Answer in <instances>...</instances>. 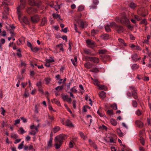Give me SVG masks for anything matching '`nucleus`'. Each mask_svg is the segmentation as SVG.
<instances>
[{
    "label": "nucleus",
    "mask_w": 151,
    "mask_h": 151,
    "mask_svg": "<svg viewBox=\"0 0 151 151\" xmlns=\"http://www.w3.org/2000/svg\"><path fill=\"white\" fill-rule=\"evenodd\" d=\"M40 17L38 15H36L31 17V20L33 23H37L40 20Z\"/></svg>",
    "instance_id": "nucleus-4"
},
{
    "label": "nucleus",
    "mask_w": 151,
    "mask_h": 151,
    "mask_svg": "<svg viewBox=\"0 0 151 151\" xmlns=\"http://www.w3.org/2000/svg\"><path fill=\"white\" fill-rule=\"evenodd\" d=\"M70 91L71 92L76 93L77 92V90L75 88V87H73L70 89Z\"/></svg>",
    "instance_id": "nucleus-63"
},
{
    "label": "nucleus",
    "mask_w": 151,
    "mask_h": 151,
    "mask_svg": "<svg viewBox=\"0 0 151 151\" xmlns=\"http://www.w3.org/2000/svg\"><path fill=\"white\" fill-rule=\"evenodd\" d=\"M24 141H22L20 144L18 146V148L19 149H21L23 148L24 146Z\"/></svg>",
    "instance_id": "nucleus-38"
},
{
    "label": "nucleus",
    "mask_w": 151,
    "mask_h": 151,
    "mask_svg": "<svg viewBox=\"0 0 151 151\" xmlns=\"http://www.w3.org/2000/svg\"><path fill=\"white\" fill-rule=\"evenodd\" d=\"M20 49H19L17 50V55L19 58L22 57V55Z\"/></svg>",
    "instance_id": "nucleus-41"
},
{
    "label": "nucleus",
    "mask_w": 151,
    "mask_h": 151,
    "mask_svg": "<svg viewBox=\"0 0 151 151\" xmlns=\"http://www.w3.org/2000/svg\"><path fill=\"white\" fill-rule=\"evenodd\" d=\"M118 40L120 46H126L127 44L125 42L124 40L122 38H119L118 39Z\"/></svg>",
    "instance_id": "nucleus-9"
},
{
    "label": "nucleus",
    "mask_w": 151,
    "mask_h": 151,
    "mask_svg": "<svg viewBox=\"0 0 151 151\" xmlns=\"http://www.w3.org/2000/svg\"><path fill=\"white\" fill-rule=\"evenodd\" d=\"M52 16L54 19H61L60 17V15L58 14H53Z\"/></svg>",
    "instance_id": "nucleus-29"
},
{
    "label": "nucleus",
    "mask_w": 151,
    "mask_h": 151,
    "mask_svg": "<svg viewBox=\"0 0 151 151\" xmlns=\"http://www.w3.org/2000/svg\"><path fill=\"white\" fill-rule=\"evenodd\" d=\"M111 107L114 110H116L117 109V106L115 104H114L111 106Z\"/></svg>",
    "instance_id": "nucleus-52"
},
{
    "label": "nucleus",
    "mask_w": 151,
    "mask_h": 151,
    "mask_svg": "<svg viewBox=\"0 0 151 151\" xmlns=\"http://www.w3.org/2000/svg\"><path fill=\"white\" fill-rule=\"evenodd\" d=\"M71 60L72 61L73 64L74 65L76 66L77 62V59L76 57L75 56L74 57V59H71Z\"/></svg>",
    "instance_id": "nucleus-20"
},
{
    "label": "nucleus",
    "mask_w": 151,
    "mask_h": 151,
    "mask_svg": "<svg viewBox=\"0 0 151 151\" xmlns=\"http://www.w3.org/2000/svg\"><path fill=\"white\" fill-rule=\"evenodd\" d=\"M64 138V135L63 134H60L55 137V142L57 143L59 142V143H62V140Z\"/></svg>",
    "instance_id": "nucleus-2"
},
{
    "label": "nucleus",
    "mask_w": 151,
    "mask_h": 151,
    "mask_svg": "<svg viewBox=\"0 0 151 151\" xmlns=\"http://www.w3.org/2000/svg\"><path fill=\"white\" fill-rule=\"evenodd\" d=\"M19 130L20 132V133L21 134H23L26 132L22 127H21L19 128Z\"/></svg>",
    "instance_id": "nucleus-51"
},
{
    "label": "nucleus",
    "mask_w": 151,
    "mask_h": 151,
    "mask_svg": "<svg viewBox=\"0 0 151 151\" xmlns=\"http://www.w3.org/2000/svg\"><path fill=\"white\" fill-rule=\"evenodd\" d=\"M46 62H47L49 63L54 62V60L52 58L50 59H47L45 60Z\"/></svg>",
    "instance_id": "nucleus-48"
},
{
    "label": "nucleus",
    "mask_w": 151,
    "mask_h": 151,
    "mask_svg": "<svg viewBox=\"0 0 151 151\" xmlns=\"http://www.w3.org/2000/svg\"><path fill=\"white\" fill-rule=\"evenodd\" d=\"M110 122L114 126H116L117 123V122L116 120L113 119H111Z\"/></svg>",
    "instance_id": "nucleus-26"
},
{
    "label": "nucleus",
    "mask_w": 151,
    "mask_h": 151,
    "mask_svg": "<svg viewBox=\"0 0 151 151\" xmlns=\"http://www.w3.org/2000/svg\"><path fill=\"white\" fill-rule=\"evenodd\" d=\"M89 71L94 73H97L99 71L98 69L97 68H93L90 70Z\"/></svg>",
    "instance_id": "nucleus-37"
},
{
    "label": "nucleus",
    "mask_w": 151,
    "mask_h": 151,
    "mask_svg": "<svg viewBox=\"0 0 151 151\" xmlns=\"http://www.w3.org/2000/svg\"><path fill=\"white\" fill-rule=\"evenodd\" d=\"M57 48L59 49V50L61 51H63V49L62 47V44H60V45H57Z\"/></svg>",
    "instance_id": "nucleus-49"
},
{
    "label": "nucleus",
    "mask_w": 151,
    "mask_h": 151,
    "mask_svg": "<svg viewBox=\"0 0 151 151\" xmlns=\"http://www.w3.org/2000/svg\"><path fill=\"white\" fill-rule=\"evenodd\" d=\"M78 23H79L80 22L81 23L80 27L83 29L84 28V23L85 22H84L83 21L81 20V19H79L78 21Z\"/></svg>",
    "instance_id": "nucleus-24"
},
{
    "label": "nucleus",
    "mask_w": 151,
    "mask_h": 151,
    "mask_svg": "<svg viewBox=\"0 0 151 151\" xmlns=\"http://www.w3.org/2000/svg\"><path fill=\"white\" fill-rule=\"evenodd\" d=\"M132 95L135 99H137L138 98L137 96V90L136 89L132 91Z\"/></svg>",
    "instance_id": "nucleus-10"
},
{
    "label": "nucleus",
    "mask_w": 151,
    "mask_h": 151,
    "mask_svg": "<svg viewBox=\"0 0 151 151\" xmlns=\"http://www.w3.org/2000/svg\"><path fill=\"white\" fill-rule=\"evenodd\" d=\"M76 101L75 100H73V108L75 109L76 108Z\"/></svg>",
    "instance_id": "nucleus-57"
},
{
    "label": "nucleus",
    "mask_w": 151,
    "mask_h": 151,
    "mask_svg": "<svg viewBox=\"0 0 151 151\" xmlns=\"http://www.w3.org/2000/svg\"><path fill=\"white\" fill-rule=\"evenodd\" d=\"M130 7L133 9H134L136 7V5L133 3H132L130 4Z\"/></svg>",
    "instance_id": "nucleus-47"
},
{
    "label": "nucleus",
    "mask_w": 151,
    "mask_h": 151,
    "mask_svg": "<svg viewBox=\"0 0 151 151\" xmlns=\"http://www.w3.org/2000/svg\"><path fill=\"white\" fill-rule=\"evenodd\" d=\"M99 81L96 79H94L93 81V83L96 85L97 86H99Z\"/></svg>",
    "instance_id": "nucleus-39"
},
{
    "label": "nucleus",
    "mask_w": 151,
    "mask_h": 151,
    "mask_svg": "<svg viewBox=\"0 0 151 151\" xmlns=\"http://www.w3.org/2000/svg\"><path fill=\"white\" fill-rule=\"evenodd\" d=\"M99 129L100 130H107V127L104 125H102V126H100L99 127Z\"/></svg>",
    "instance_id": "nucleus-32"
},
{
    "label": "nucleus",
    "mask_w": 151,
    "mask_h": 151,
    "mask_svg": "<svg viewBox=\"0 0 151 151\" xmlns=\"http://www.w3.org/2000/svg\"><path fill=\"white\" fill-rule=\"evenodd\" d=\"M109 26L110 27L114 28H116L117 26L116 24L114 22L110 23Z\"/></svg>",
    "instance_id": "nucleus-28"
},
{
    "label": "nucleus",
    "mask_w": 151,
    "mask_h": 151,
    "mask_svg": "<svg viewBox=\"0 0 151 151\" xmlns=\"http://www.w3.org/2000/svg\"><path fill=\"white\" fill-rule=\"evenodd\" d=\"M117 29L118 32H120L123 31V29L122 27L121 26H117L116 28Z\"/></svg>",
    "instance_id": "nucleus-36"
},
{
    "label": "nucleus",
    "mask_w": 151,
    "mask_h": 151,
    "mask_svg": "<svg viewBox=\"0 0 151 151\" xmlns=\"http://www.w3.org/2000/svg\"><path fill=\"white\" fill-rule=\"evenodd\" d=\"M31 50L33 52H36L40 50V48L37 47H31Z\"/></svg>",
    "instance_id": "nucleus-30"
},
{
    "label": "nucleus",
    "mask_w": 151,
    "mask_h": 151,
    "mask_svg": "<svg viewBox=\"0 0 151 151\" xmlns=\"http://www.w3.org/2000/svg\"><path fill=\"white\" fill-rule=\"evenodd\" d=\"M139 65L136 64H134L132 66L131 68L132 70H136L139 68Z\"/></svg>",
    "instance_id": "nucleus-33"
},
{
    "label": "nucleus",
    "mask_w": 151,
    "mask_h": 151,
    "mask_svg": "<svg viewBox=\"0 0 151 151\" xmlns=\"http://www.w3.org/2000/svg\"><path fill=\"white\" fill-rule=\"evenodd\" d=\"M87 118L88 119V120L90 121V124L92 122V118L91 115H88L87 116Z\"/></svg>",
    "instance_id": "nucleus-43"
},
{
    "label": "nucleus",
    "mask_w": 151,
    "mask_h": 151,
    "mask_svg": "<svg viewBox=\"0 0 151 151\" xmlns=\"http://www.w3.org/2000/svg\"><path fill=\"white\" fill-rule=\"evenodd\" d=\"M133 106L134 107H137V102L134 100L132 101V103Z\"/></svg>",
    "instance_id": "nucleus-46"
},
{
    "label": "nucleus",
    "mask_w": 151,
    "mask_h": 151,
    "mask_svg": "<svg viewBox=\"0 0 151 151\" xmlns=\"http://www.w3.org/2000/svg\"><path fill=\"white\" fill-rule=\"evenodd\" d=\"M79 87L81 89V92H83L84 91V88L83 86L81 85H80L79 86Z\"/></svg>",
    "instance_id": "nucleus-61"
},
{
    "label": "nucleus",
    "mask_w": 151,
    "mask_h": 151,
    "mask_svg": "<svg viewBox=\"0 0 151 151\" xmlns=\"http://www.w3.org/2000/svg\"><path fill=\"white\" fill-rule=\"evenodd\" d=\"M137 55L136 54H134V55H132V59L135 61L137 60H138V59H137ZM140 59L139 58L138 59Z\"/></svg>",
    "instance_id": "nucleus-44"
},
{
    "label": "nucleus",
    "mask_w": 151,
    "mask_h": 151,
    "mask_svg": "<svg viewBox=\"0 0 151 151\" xmlns=\"http://www.w3.org/2000/svg\"><path fill=\"white\" fill-rule=\"evenodd\" d=\"M139 139L141 143L143 145H144L145 144V140L142 137H140Z\"/></svg>",
    "instance_id": "nucleus-40"
},
{
    "label": "nucleus",
    "mask_w": 151,
    "mask_h": 151,
    "mask_svg": "<svg viewBox=\"0 0 151 151\" xmlns=\"http://www.w3.org/2000/svg\"><path fill=\"white\" fill-rule=\"evenodd\" d=\"M74 142L73 141H70L69 143V147L70 148H72L73 147Z\"/></svg>",
    "instance_id": "nucleus-58"
},
{
    "label": "nucleus",
    "mask_w": 151,
    "mask_h": 151,
    "mask_svg": "<svg viewBox=\"0 0 151 151\" xmlns=\"http://www.w3.org/2000/svg\"><path fill=\"white\" fill-rule=\"evenodd\" d=\"M45 80L47 84H49L51 81L50 79L49 78H46Z\"/></svg>",
    "instance_id": "nucleus-55"
},
{
    "label": "nucleus",
    "mask_w": 151,
    "mask_h": 151,
    "mask_svg": "<svg viewBox=\"0 0 151 151\" xmlns=\"http://www.w3.org/2000/svg\"><path fill=\"white\" fill-rule=\"evenodd\" d=\"M10 33L11 34V37H13L15 36L16 34L13 32V30H11Z\"/></svg>",
    "instance_id": "nucleus-60"
},
{
    "label": "nucleus",
    "mask_w": 151,
    "mask_h": 151,
    "mask_svg": "<svg viewBox=\"0 0 151 151\" xmlns=\"http://www.w3.org/2000/svg\"><path fill=\"white\" fill-rule=\"evenodd\" d=\"M136 114L138 116L141 115L142 113L141 111L139 109H138L135 112Z\"/></svg>",
    "instance_id": "nucleus-50"
},
{
    "label": "nucleus",
    "mask_w": 151,
    "mask_h": 151,
    "mask_svg": "<svg viewBox=\"0 0 151 151\" xmlns=\"http://www.w3.org/2000/svg\"><path fill=\"white\" fill-rule=\"evenodd\" d=\"M106 93L104 91H101L99 94V96L102 99L104 98L106 96Z\"/></svg>",
    "instance_id": "nucleus-14"
},
{
    "label": "nucleus",
    "mask_w": 151,
    "mask_h": 151,
    "mask_svg": "<svg viewBox=\"0 0 151 151\" xmlns=\"http://www.w3.org/2000/svg\"><path fill=\"white\" fill-rule=\"evenodd\" d=\"M38 126L36 127L35 128V130H32L31 131L29 132V134L30 135H35L37 132L38 131Z\"/></svg>",
    "instance_id": "nucleus-8"
},
{
    "label": "nucleus",
    "mask_w": 151,
    "mask_h": 151,
    "mask_svg": "<svg viewBox=\"0 0 151 151\" xmlns=\"http://www.w3.org/2000/svg\"><path fill=\"white\" fill-rule=\"evenodd\" d=\"M37 12V10L34 8L31 7L28 8L27 10V12L29 14H32L36 12Z\"/></svg>",
    "instance_id": "nucleus-7"
},
{
    "label": "nucleus",
    "mask_w": 151,
    "mask_h": 151,
    "mask_svg": "<svg viewBox=\"0 0 151 151\" xmlns=\"http://www.w3.org/2000/svg\"><path fill=\"white\" fill-rule=\"evenodd\" d=\"M105 29L106 31L107 32H110L111 31V29L110 28V26L109 25V26L108 25L106 26L105 27Z\"/></svg>",
    "instance_id": "nucleus-45"
},
{
    "label": "nucleus",
    "mask_w": 151,
    "mask_h": 151,
    "mask_svg": "<svg viewBox=\"0 0 151 151\" xmlns=\"http://www.w3.org/2000/svg\"><path fill=\"white\" fill-rule=\"evenodd\" d=\"M52 101V103H55L58 106H60V102L56 99H54Z\"/></svg>",
    "instance_id": "nucleus-25"
},
{
    "label": "nucleus",
    "mask_w": 151,
    "mask_h": 151,
    "mask_svg": "<svg viewBox=\"0 0 151 151\" xmlns=\"http://www.w3.org/2000/svg\"><path fill=\"white\" fill-rule=\"evenodd\" d=\"M67 126L69 128H73L74 127V125L69 120L67 121Z\"/></svg>",
    "instance_id": "nucleus-13"
},
{
    "label": "nucleus",
    "mask_w": 151,
    "mask_h": 151,
    "mask_svg": "<svg viewBox=\"0 0 151 151\" xmlns=\"http://www.w3.org/2000/svg\"><path fill=\"white\" fill-rule=\"evenodd\" d=\"M61 97L63 99V100L65 101H66V95L64 94H62L61 95Z\"/></svg>",
    "instance_id": "nucleus-56"
},
{
    "label": "nucleus",
    "mask_w": 151,
    "mask_h": 151,
    "mask_svg": "<svg viewBox=\"0 0 151 151\" xmlns=\"http://www.w3.org/2000/svg\"><path fill=\"white\" fill-rule=\"evenodd\" d=\"M120 22L122 23H124L128 22H129V20L126 17H124L121 19Z\"/></svg>",
    "instance_id": "nucleus-18"
},
{
    "label": "nucleus",
    "mask_w": 151,
    "mask_h": 151,
    "mask_svg": "<svg viewBox=\"0 0 151 151\" xmlns=\"http://www.w3.org/2000/svg\"><path fill=\"white\" fill-rule=\"evenodd\" d=\"M47 22V20L46 18L45 17H44L42 19V22L41 24V25L43 26Z\"/></svg>",
    "instance_id": "nucleus-19"
},
{
    "label": "nucleus",
    "mask_w": 151,
    "mask_h": 151,
    "mask_svg": "<svg viewBox=\"0 0 151 151\" xmlns=\"http://www.w3.org/2000/svg\"><path fill=\"white\" fill-rule=\"evenodd\" d=\"M60 129V128L59 127L57 126L54 127L53 129V132L55 133H56Z\"/></svg>",
    "instance_id": "nucleus-27"
},
{
    "label": "nucleus",
    "mask_w": 151,
    "mask_h": 151,
    "mask_svg": "<svg viewBox=\"0 0 151 151\" xmlns=\"http://www.w3.org/2000/svg\"><path fill=\"white\" fill-rule=\"evenodd\" d=\"M72 46V43L70 42H69L68 43V53L70 54L71 50V47Z\"/></svg>",
    "instance_id": "nucleus-22"
},
{
    "label": "nucleus",
    "mask_w": 151,
    "mask_h": 151,
    "mask_svg": "<svg viewBox=\"0 0 151 151\" xmlns=\"http://www.w3.org/2000/svg\"><path fill=\"white\" fill-rule=\"evenodd\" d=\"M84 9V6H80L78 7V11H83Z\"/></svg>",
    "instance_id": "nucleus-53"
},
{
    "label": "nucleus",
    "mask_w": 151,
    "mask_h": 151,
    "mask_svg": "<svg viewBox=\"0 0 151 151\" xmlns=\"http://www.w3.org/2000/svg\"><path fill=\"white\" fill-rule=\"evenodd\" d=\"M23 22L26 24H29V21L28 19L26 17H24L23 19Z\"/></svg>",
    "instance_id": "nucleus-35"
},
{
    "label": "nucleus",
    "mask_w": 151,
    "mask_h": 151,
    "mask_svg": "<svg viewBox=\"0 0 151 151\" xmlns=\"http://www.w3.org/2000/svg\"><path fill=\"white\" fill-rule=\"evenodd\" d=\"M54 8L55 10L57 11L58 9L60 8V5H55L54 6Z\"/></svg>",
    "instance_id": "nucleus-62"
},
{
    "label": "nucleus",
    "mask_w": 151,
    "mask_h": 151,
    "mask_svg": "<svg viewBox=\"0 0 151 151\" xmlns=\"http://www.w3.org/2000/svg\"><path fill=\"white\" fill-rule=\"evenodd\" d=\"M61 122L63 124L66 125V124L65 123V118H61Z\"/></svg>",
    "instance_id": "nucleus-54"
},
{
    "label": "nucleus",
    "mask_w": 151,
    "mask_h": 151,
    "mask_svg": "<svg viewBox=\"0 0 151 151\" xmlns=\"http://www.w3.org/2000/svg\"><path fill=\"white\" fill-rule=\"evenodd\" d=\"M11 137L14 139H16L18 137V136L17 134L13 133L11 134Z\"/></svg>",
    "instance_id": "nucleus-31"
},
{
    "label": "nucleus",
    "mask_w": 151,
    "mask_h": 151,
    "mask_svg": "<svg viewBox=\"0 0 151 151\" xmlns=\"http://www.w3.org/2000/svg\"><path fill=\"white\" fill-rule=\"evenodd\" d=\"M85 67L88 69H89L92 67L91 64L89 62H87L84 64Z\"/></svg>",
    "instance_id": "nucleus-23"
},
{
    "label": "nucleus",
    "mask_w": 151,
    "mask_h": 151,
    "mask_svg": "<svg viewBox=\"0 0 151 151\" xmlns=\"http://www.w3.org/2000/svg\"><path fill=\"white\" fill-rule=\"evenodd\" d=\"M84 52L86 54L89 55L93 56L95 55L94 54L91 53V51L89 49H86L84 50Z\"/></svg>",
    "instance_id": "nucleus-12"
},
{
    "label": "nucleus",
    "mask_w": 151,
    "mask_h": 151,
    "mask_svg": "<svg viewBox=\"0 0 151 151\" xmlns=\"http://www.w3.org/2000/svg\"><path fill=\"white\" fill-rule=\"evenodd\" d=\"M60 144H58V143H56L55 145V148L56 149H59L62 143H59Z\"/></svg>",
    "instance_id": "nucleus-59"
},
{
    "label": "nucleus",
    "mask_w": 151,
    "mask_h": 151,
    "mask_svg": "<svg viewBox=\"0 0 151 151\" xmlns=\"http://www.w3.org/2000/svg\"><path fill=\"white\" fill-rule=\"evenodd\" d=\"M79 134L83 140H85L87 138V136L86 135H84L82 132H80Z\"/></svg>",
    "instance_id": "nucleus-21"
},
{
    "label": "nucleus",
    "mask_w": 151,
    "mask_h": 151,
    "mask_svg": "<svg viewBox=\"0 0 151 151\" xmlns=\"http://www.w3.org/2000/svg\"><path fill=\"white\" fill-rule=\"evenodd\" d=\"M20 5L17 8V14L18 15V19L20 20L22 15L21 11L24 9L25 7L26 4V0H20Z\"/></svg>",
    "instance_id": "nucleus-1"
},
{
    "label": "nucleus",
    "mask_w": 151,
    "mask_h": 151,
    "mask_svg": "<svg viewBox=\"0 0 151 151\" xmlns=\"http://www.w3.org/2000/svg\"><path fill=\"white\" fill-rule=\"evenodd\" d=\"M52 138L51 136L50 137V139H49V140L48 142V146L49 147H50L52 145Z\"/></svg>",
    "instance_id": "nucleus-34"
},
{
    "label": "nucleus",
    "mask_w": 151,
    "mask_h": 151,
    "mask_svg": "<svg viewBox=\"0 0 151 151\" xmlns=\"http://www.w3.org/2000/svg\"><path fill=\"white\" fill-rule=\"evenodd\" d=\"M38 0H29V4L31 6H34L37 5V6L39 7L40 5L39 4H37Z\"/></svg>",
    "instance_id": "nucleus-5"
},
{
    "label": "nucleus",
    "mask_w": 151,
    "mask_h": 151,
    "mask_svg": "<svg viewBox=\"0 0 151 151\" xmlns=\"http://www.w3.org/2000/svg\"><path fill=\"white\" fill-rule=\"evenodd\" d=\"M135 124L139 127H142L143 126V123L139 120H136L135 122Z\"/></svg>",
    "instance_id": "nucleus-15"
},
{
    "label": "nucleus",
    "mask_w": 151,
    "mask_h": 151,
    "mask_svg": "<svg viewBox=\"0 0 151 151\" xmlns=\"http://www.w3.org/2000/svg\"><path fill=\"white\" fill-rule=\"evenodd\" d=\"M86 43L88 46L92 48H93L95 46V42L90 39H88L86 41Z\"/></svg>",
    "instance_id": "nucleus-3"
},
{
    "label": "nucleus",
    "mask_w": 151,
    "mask_h": 151,
    "mask_svg": "<svg viewBox=\"0 0 151 151\" xmlns=\"http://www.w3.org/2000/svg\"><path fill=\"white\" fill-rule=\"evenodd\" d=\"M87 58L89 59V60L94 63H98L99 60L98 58L96 57H88Z\"/></svg>",
    "instance_id": "nucleus-6"
},
{
    "label": "nucleus",
    "mask_w": 151,
    "mask_h": 151,
    "mask_svg": "<svg viewBox=\"0 0 151 151\" xmlns=\"http://www.w3.org/2000/svg\"><path fill=\"white\" fill-rule=\"evenodd\" d=\"M36 85L39 88H40L42 86V83L40 81H39L37 83Z\"/></svg>",
    "instance_id": "nucleus-64"
},
{
    "label": "nucleus",
    "mask_w": 151,
    "mask_h": 151,
    "mask_svg": "<svg viewBox=\"0 0 151 151\" xmlns=\"http://www.w3.org/2000/svg\"><path fill=\"white\" fill-rule=\"evenodd\" d=\"M117 133L119 135L120 137H122L123 136V134L119 128L117 129Z\"/></svg>",
    "instance_id": "nucleus-42"
},
{
    "label": "nucleus",
    "mask_w": 151,
    "mask_h": 151,
    "mask_svg": "<svg viewBox=\"0 0 151 151\" xmlns=\"http://www.w3.org/2000/svg\"><path fill=\"white\" fill-rule=\"evenodd\" d=\"M99 87V88L100 90H103L104 91H106L107 89V86H105V85H99L98 86Z\"/></svg>",
    "instance_id": "nucleus-17"
},
{
    "label": "nucleus",
    "mask_w": 151,
    "mask_h": 151,
    "mask_svg": "<svg viewBox=\"0 0 151 151\" xmlns=\"http://www.w3.org/2000/svg\"><path fill=\"white\" fill-rule=\"evenodd\" d=\"M101 37L102 39L104 40H107L109 38V35L107 34H105L101 35Z\"/></svg>",
    "instance_id": "nucleus-16"
},
{
    "label": "nucleus",
    "mask_w": 151,
    "mask_h": 151,
    "mask_svg": "<svg viewBox=\"0 0 151 151\" xmlns=\"http://www.w3.org/2000/svg\"><path fill=\"white\" fill-rule=\"evenodd\" d=\"M24 150L28 151L33 149V147L32 145L25 146L24 147Z\"/></svg>",
    "instance_id": "nucleus-11"
}]
</instances>
